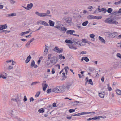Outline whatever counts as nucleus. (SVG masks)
<instances>
[{"label": "nucleus", "mask_w": 121, "mask_h": 121, "mask_svg": "<svg viewBox=\"0 0 121 121\" xmlns=\"http://www.w3.org/2000/svg\"><path fill=\"white\" fill-rule=\"evenodd\" d=\"M67 30V29L65 27H61L60 30L61 31L63 32L64 33H65Z\"/></svg>", "instance_id": "26"}, {"label": "nucleus", "mask_w": 121, "mask_h": 121, "mask_svg": "<svg viewBox=\"0 0 121 121\" xmlns=\"http://www.w3.org/2000/svg\"><path fill=\"white\" fill-rule=\"evenodd\" d=\"M121 3V0H120V1L116 2L114 3V4L115 5H117L119 4L120 3Z\"/></svg>", "instance_id": "48"}, {"label": "nucleus", "mask_w": 121, "mask_h": 121, "mask_svg": "<svg viewBox=\"0 0 121 121\" xmlns=\"http://www.w3.org/2000/svg\"><path fill=\"white\" fill-rule=\"evenodd\" d=\"M56 57L53 56L49 60H47L45 62L46 64L48 66L51 67L56 62Z\"/></svg>", "instance_id": "1"}, {"label": "nucleus", "mask_w": 121, "mask_h": 121, "mask_svg": "<svg viewBox=\"0 0 121 121\" xmlns=\"http://www.w3.org/2000/svg\"><path fill=\"white\" fill-rule=\"evenodd\" d=\"M38 111L40 113H43L44 112V109L43 108H42L40 109H39Z\"/></svg>", "instance_id": "43"}, {"label": "nucleus", "mask_w": 121, "mask_h": 121, "mask_svg": "<svg viewBox=\"0 0 121 121\" xmlns=\"http://www.w3.org/2000/svg\"><path fill=\"white\" fill-rule=\"evenodd\" d=\"M100 118H101L103 119H105L106 118V117L105 116H100Z\"/></svg>", "instance_id": "62"}, {"label": "nucleus", "mask_w": 121, "mask_h": 121, "mask_svg": "<svg viewBox=\"0 0 121 121\" xmlns=\"http://www.w3.org/2000/svg\"><path fill=\"white\" fill-rule=\"evenodd\" d=\"M86 51H82L81 52V53L82 54H86Z\"/></svg>", "instance_id": "64"}, {"label": "nucleus", "mask_w": 121, "mask_h": 121, "mask_svg": "<svg viewBox=\"0 0 121 121\" xmlns=\"http://www.w3.org/2000/svg\"><path fill=\"white\" fill-rule=\"evenodd\" d=\"M84 60L86 62H88L89 60V59L86 57H84Z\"/></svg>", "instance_id": "40"}, {"label": "nucleus", "mask_w": 121, "mask_h": 121, "mask_svg": "<svg viewBox=\"0 0 121 121\" xmlns=\"http://www.w3.org/2000/svg\"><path fill=\"white\" fill-rule=\"evenodd\" d=\"M63 21L66 22L67 23H69L71 22V20L70 18L69 17H65L63 19Z\"/></svg>", "instance_id": "6"}, {"label": "nucleus", "mask_w": 121, "mask_h": 121, "mask_svg": "<svg viewBox=\"0 0 121 121\" xmlns=\"http://www.w3.org/2000/svg\"><path fill=\"white\" fill-rule=\"evenodd\" d=\"M71 85L72 84L71 83H68L67 84L66 86L65 87V88L68 89L70 88Z\"/></svg>", "instance_id": "25"}, {"label": "nucleus", "mask_w": 121, "mask_h": 121, "mask_svg": "<svg viewBox=\"0 0 121 121\" xmlns=\"http://www.w3.org/2000/svg\"><path fill=\"white\" fill-rule=\"evenodd\" d=\"M75 32V31L73 30H69L67 31L66 33L67 34H72L73 33H74Z\"/></svg>", "instance_id": "23"}, {"label": "nucleus", "mask_w": 121, "mask_h": 121, "mask_svg": "<svg viewBox=\"0 0 121 121\" xmlns=\"http://www.w3.org/2000/svg\"><path fill=\"white\" fill-rule=\"evenodd\" d=\"M88 82L91 85H93V82L92 80L91 79H90L89 80Z\"/></svg>", "instance_id": "49"}, {"label": "nucleus", "mask_w": 121, "mask_h": 121, "mask_svg": "<svg viewBox=\"0 0 121 121\" xmlns=\"http://www.w3.org/2000/svg\"><path fill=\"white\" fill-rule=\"evenodd\" d=\"M117 47L121 49V41L117 44Z\"/></svg>", "instance_id": "39"}, {"label": "nucleus", "mask_w": 121, "mask_h": 121, "mask_svg": "<svg viewBox=\"0 0 121 121\" xmlns=\"http://www.w3.org/2000/svg\"><path fill=\"white\" fill-rule=\"evenodd\" d=\"M11 100L13 101H16L18 104H20V101L21 100L18 97V98H17L16 99H12Z\"/></svg>", "instance_id": "12"}, {"label": "nucleus", "mask_w": 121, "mask_h": 121, "mask_svg": "<svg viewBox=\"0 0 121 121\" xmlns=\"http://www.w3.org/2000/svg\"><path fill=\"white\" fill-rule=\"evenodd\" d=\"M100 118V116H96L94 117V120L99 119Z\"/></svg>", "instance_id": "50"}, {"label": "nucleus", "mask_w": 121, "mask_h": 121, "mask_svg": "<svg viewBox=\"0 0 121 121\" xmlns=\"http://www.w3.org/2000/svg\"><path fill=\"white\" fill-rule=\"evenodd\" d=\"M99 96L101 98H103L104 96V95L102 94L101 93H99Z\"/></svg>", "instance_id": "47"}, {"label": "nucleus", "mask_w": 121, "mask_h": 121, "mask_svg": "<svg viewBox=\"0 0 121 121\" xmlns=\"http://www.w3.org/2000/svg\"><path fill=\"white\" fill-rule=\"evenodd\" d=\"M46 82L44 81L43 83H42V86L43 87V91H45L46 90V88L48 87V84L46 83Z\"/></svg>", "instance_id": "7"}, {"label": "nucleus", "mask_w": 121, "mask_h": 121, "mask_svg": "<svg viewBox=\"0 0 121 121\" xmlns=\"http://www.w3.org/2000/svg\"><path fill=\"white\" fill-rule=\"evenodd\" d=\"M89 22L87 21L84 22L82 24V26H86L88 23Z\"/></svg>", "instance_id": "28"}, {"label": "nucleus", "mask_w": 121, "mask_h": 121, "mask_svg": "<svg viewBox=\"0 0 121 121\" xmlns=\"http://www.w3.org/2000/svg\"><path fill=\"white\" fill-rule=\"evenodd\" d=\"M95 19H101L102 18V17L101 16H95Z\"/></svg>", "instance_id": "46"}, {"label": "nucleus", "mask_w": 121, "mask_h": 121, "mask_svg": "<svg viewBox=\"0 0 121 121\" xmlns=\"http://www.w3.org/2000/svg\"><path fill=\"white\" fill-rule=\"evenodd\" d=\"M87 18L88 19H95V16L92 15H89L87 16Z\"/></svg>", "instance_id": "21"}, {"label": "nucleus", "mask_w": 121, "mask_h": 121, "mask_svg": "<svg viewBox=\"0 0 121 121\" xmlns=\"http://www.w3.org/2000/svg\"><path fill=\"white\" fill-rule=\"evenodd\" d=\"M68 45L70 48L72 49L76 50L77 48V47L72 44H68Z\"/></svg>", "instance_id": "16"}, {"label": "nucleus", "mask_w": 121, "mask_h": 121, "mask_svg": "<svg viewBox=\"0 0 121 121\" xmlns=\"http://www.w3.org/2000/svg\"><path fill=\"white\" fill-rule=\"evenodd\" d=\"M64 69L65 71L66 74H67L68 72L67 70L69 69V68L68 66L66 67Z\"/></svg>", "instance_id": "42"}, {"label": "nucleus", "mask_w": 121, "mask_h": 121, "mask_svg": "<svg viewBox=\"0 0 121 121\" xmlns=\"http://www.w3.org/2000/svg\"><path fill=\"white\" fill-rule=\"evenodd\" d=\"M16 15V14L15 13H11L9 14V16H15Z\"/></svg>", "instance_id": "38"}, {"label": "nucleus", "mask_w": 121, "mask_h": 121, "mask_svg": "<svg viewBox=\"0 0 121 121\" xmlns=\"http://www.w3.org/2000/svg\"><path fill=\"white\" fill-rule=\"evenodd\" d=\"M116 38L117 39H120L121 38V35H120L116 37Z\"/></svg>", "instance_id": "60"}, {"label": "nucleus", "mask_w": 121, "mask_h": 121, "mask_svg": "<svg viewBox=\"0 0 121 121\" xmlns=\"http://www.w3.org/2000/svg\"><path fill=\"white\" fill-rule=\"evenodd\" d=\"M40 82H32L31 84V85L33 86L36 85L37 83H39Z\"/></svg>", "instance_id": "36"}, {"label": "nucleus", "mask_w": 121, "mask_h": 121, "mask_svg": "<svg viewBox=\"0 0 121 121\" xmlns=\"http://www.w3.org/2000/svg\"><path fill=\"white\" fill-rule=\"evenodd\" d=\"M37 23L38 24H42L45 26H49V24L46 23V22L43 21H38Z\"/></svg>", "instance_id": "5"}, {"label": "nucleus", "mask_w": 121, "mask_h": 121, "mask_svg": "<svg viewBox=\"0 0 121 121\" xmlns=\"http://www.w3.org/2000/svg\"><path fill=\"white\" fill-rule=\"evenodd\" d=\"M103 11H104V13H105L107 11L106 9L104 8H102L100 9L99 12H100Z\"/></svg>", "instance_id": "33"}, {"label": "nucleus", "mask_w": 121, "mask_h": 121, "mask_svg": "<svg viewBox=\"0 0 121 121\" xmlns=\"http://www.w3.org/2000/svg\"><path fill=\"white\" fill-rule=\"evenodd\" d=\"M50 12L49 10L47 11L46 13H39L37 11L35 12V13L38 16L40 17H47L48 16V15L50 14Z\"/></svg>", "instance_id": "2"}, {"label": "nucleus", "mask_w": 121, "mask_h": 121, "mask_svg": "<svg viewBox=\"0 0 121 121\" xmlns=\"http://www.w3.org/2000/svg\"><path fill=\"white\" fill-rule=\"evenodd\" d=\"M65 58V57L62 55V54L58 56V59L61 60L62 59H64Z\"/></svg>", "instance_id": "31"}, {"label": "nucleus", "mask_w": 121, "mask_h": 121, "mask_svg": "<svg viewBox=\"0 0 121 121\" xmlns=\"http://www.w3.org/2000/svg\"><path fill=\"white\" fill-rule=\"evenodd\" d=\"M82 42L85 43H88V41L86 40L85 39H83L82 40Z\"/></svg>", "instance_id": "45"}, {"label": "nucleus", "mask_w": 121, "mask_h": 121, "mask_svg": "<svg viewBox=\"0 0 121 121\" xmlns=\"http://www.w3.org/2000/svg\"><path fill=\"white\" fill-rule=\"evenodd\" d=\"M52 106L51 105H50L47 107V108L48 110H50L52 109Z\"/></svg>", "instance_id": "37"}, {"label": "nucleus", "mask_w": 121, "mask_h": 121, "mask_svg": "<svg viewBox=\"0 0 121 121\" xmlns=\"http://www.w3.org/2000/svg\"><path fill=\"white\" fill-rule=\"evenodd\" d=\"M112 11V9L111 8H109L107 10V12L108 13H110Z\"/></svg>", "instance_id": "41"}, {"label": "nucleus", "mask_w": 121, "mask_h": 121, "mask_svg": "<svg viewBox=\"0 0 121 121\" xmlns=\"http://www.w3.org/2000/svg\"><path fill=\"white\" fill-rule=\"evenodd\" d=\"M38 67V66L35 65L34 60H31V62L30 64V67L32 68L34 67V68H36Z\"/></svg>", "instance_id": "8"}, {"label": "nucleus", "mask_w": 121, "mask_h": 121, "mask_svg": "<svg viewBox=\"0 0 121 121\" xmlns=\"http://www.w3.org/2000/svg\"><path fill=\"white\" fill-rule=\"evenodd\" d=\"M27 98L26 96H24V99L23 100L25 102L26 101H27Z\"/></svg>", "instance_id": "54"}, {"label": "nucleus", "mask_w": 121, "mask_h": 121, "mask_svg": "<svg viewBox=\"0 0 121 121\" xmlns=\"http://www.w3.org/2000/svg\"><path fill=\"white\" fill-rule=\"evenodd\" d=\"M113 14L116 15H121V8L118 11H114L113 12Z\"/></svg>", "instance_id": "9"}, {"label": "nucleus", "mask_w": 121, "mask_h": 121, "mask_svg": "<svg viewBox=\"0 0 121 121\" xmlns=\"http://www.w3.org/2000/svg\"><path fill=\"white\" fill-rule=\"evenodd\" d=\"M95 112H82L80 113V116L82 115H86L89 114L91 113H95Z\"/></svg>", "instance_id": "17"}, {"label": "nucleus", "mask_w": 121, "mask_h": 121, "mask_svg": "<svg viewBox=\"0 0 121 121\" xmlns=\"http://www.w3.org/2000/svg\"><path fill=\"white\" fill-rule=\"evenodd\" d=\"M65 87L63 86H59V90L60 92L64 91H65Z\"/></svg>", "instance_id": "22"}, {"label": "nucleus", "mask_w": 121, "mask_h": 121, "mask_svg": "<svg viewBox=\"0 0 121 121\" xmlns=\"http://www.w3.org/2000/svg\"><path fill=\"white\" fill-rule=\"evenodd\" d=\"M45 48L44 50V54L45 55H46L47 54L48 52V50L47 48V47L45 46Z\"/></svg>", "instance_id": "27"}, {"label": "nucleus", "mask_w": 121, "mask_h": 121, "mask_svg": "<svg viewBox=\"0 0 121 121\" xmlns=\"http://www.w3.org/2000/svg\"><path fill=\"white\" fill-rule=\"evenodd\" d=\"M48 23L50 26H53L54 25V22L51 20H49Z\"/></svg>", "instance_id": "20"}, {"label": "nucleus", "mask_w": 121, "mask_h": 121, "mask_svg": "<svg viewBox=\"0 0 121 121\" xmlns=\"http://www.w3.org/2000/svg\"><path fill=\"white\" fill-rule=\"evenodd\" d=\"M75 111V109H71L69 110V112L70 113H71L74 112Z\"/></svg>", "instance_id": "51"}, {"label": "nucleus", "mask_w": 121, "mask_h": 121, "mask_svg": "<svg viewBox=\"0 0 121 121\" xmlns=\"http://www.w3.org/2000/svg\"><path fill=\"white\" fill-rule=\"evenodd\" d=\"M54 27L58 29L59 30H60V29H61V27L59 26H56Z\"/></svg>", "instance_id": "52"}, {"label": "nucleus", "mask_w": 121, "mask_h": 121, "mask_svg": "<svg viewBox=\"0 0 121 121\" xmlns=\"http://www.w3.org/2000/svg\"><path fill=\"white\" fill-rule=\"evenodd\" d=\"M79 40L78 39H77L76 38H74L73 39H72V41H73V43H74V45L75 44V43H76Z\"/></svg>", "instance_id": "29"}, {"label": "nucleus", "mask_w": 121, "mask_h": 121, "mask_svg": "<svg viewBox=\"0 0 121 121\" xmlns=\"http://www.w3.org/2000/svg\"><path fill=\"white\" fill-rule=\"evenodd\" d=\"M31 43L29 41H28L27 43L26 44L25 46L26 48H29L30 45V43Z\"/></svg>", "instance_id": "35"}, {"label": "nucleus", "mask_w": 121, "mask_h": 121, "mask_svg": "<svg viewBox=\"0 0 121 121\" xmlns=\"http://www.w3.org/2000/svg\"><path fill=\"white\" fill-rule=\"evenodd\" d=\"M116 93L118 95H121V90L119 89H117L116 91Z\"/></svg>", "instance_id": "34"}, {"label": "nucleus", "mask_w": 121, "mask_h": 121, "mask_svg": "<svg viewBox=\"0 0 121 121\" xmlns=\"http://www.w3.org/2000/svg\"><path fill=\"white\" fill-rule=\"evenodd\" d=\"M30 102H31V101H33L34 100V99H33V97H31V98H30Z\"/></svg>", "instance_id": "59"}, {"label": "nucleus", "mask_w": 121, "mask_h": 121, "mask_svg": "<svg viewBox=\"0 0 121 121\" xmlns=\"http://www.w3.org/2000/svg\"><path fill=\"white\" fill-rule=\"evenodd\" d=\"M31 56L30 55H29L25 60V63H28L30 60V59H31Z\"/></svg>", "instance_id": "19"}, {"label": "nucleus", "mask_w": 121, "mask_h": 121, "mask_svg": "<svg viewBox=\"0 0 121 121\" xmlns=\"http://www.w3.org/2000/svg\"><path fill=\"white\" fill-rule=\"evenodd\" d=\"M52 92L56 93L60 92L59 90V86H57L54 88L52 90Z\"/></svg>", "instance_id": "10"}, {"label": "nucleus", "mask_w": 121, "mask_h": 121, "mask_svg": "<svg viewBox=\"0 0 121 121\" xmlns=\"http://www.w3.org/2000/svg\"><path fill=\"white\" fill-rule=\"evenodd\" d=\"M33 6V4L32 3H31L30 4H28L27 7H24L26 9L28 10L29 9H31Z\"/></svg>", "instance_id": "15"}, {"label": "nucleus", "mask_w": 121, "mask_h": 121, "mask_svg": "<svg viewBox=\"0 0 121 121\" xmlns=\"http://www.w3.org/2000/svg\"><path fill=\"white\" fill-rule=\"evenodd\" d=\"M6 73L4 72H2L0 75V78H2L3 79H6Z\"/></svg>", "instance_id": "14"}, {"label": "nucleus", "mask_w": 121, "mask_h": 121, "mask_svg": "<svg viewBox=\"0 0 121 121\" xmlns=\"http://www.w3.org/2000/svg\"><path fill=\"white\" fill-rule=\"evenodd\" d=\"M62 75L63 79L66 78V77L65 75V73L64 72H63L62 73Z\"/></svg>", "instance_id": "57"}, {"label": "nucleus", "mask_w": 121, "mask_h": 121, "mask_svg": "<svg viewBox=\"0 0 121 121\" xmlns=\"http://www.w3.org/2000/svg\"><path fill=\"white\" fill-rule=\"evenodd\" d=\"M88 8L89 9H90L89 10V11H92V9H93V7L92 6H90Z\"/></svg>", "instance_id": "56"}, {"label": "nucleus", "mask_w": 121, "mask_h": 121, "mask_svg": "<svg viewBox=\"0 0 121 121\" xmlns=\"http://www.w3.org/2000/svg\"><path fill=\"white\" fill-rule=\"evenodd\" d=\"M117 56L118 57L121 59V54L120 53H117Z\"/></svg>", "instance_id": "55"}, {"label": "nucleus", "mask_w": 121, "mask_h": 121, "mask_svg": "<svg viewBox=\"0 0 121 121\" xmlns=\"http://www.w3.org/2000/svg\"><path fill=\"white\" fill-rule=\"evenodd\" d=\"M47 92L48 93H49L51 92V89H48L47 91Z\"/></svg>", "instance_id": "61"}, {"label": "nucleus", "mask_w": 121, "mask_h": 121, "mask_svg": "<svg viewBox=\"0 0 121 121\" xmlns=\"http://www.w3.org/2000/svg\"><path fill=\"white\" fill-rule=\"evenodd\" d=\"M90 36L91 38H93L95 37V35L94 34H91L90 35Z\"/></svg>", "instance_id": "53"}, {"label": "nucleus", "mask_w": 121, "mask_h": 121, "mask_svg": "<svg viewBox=\"0 0 121 121\" xmlns=\"http://www.w3.org/2000/svg\"><path fill=\"white\" fill-rule=\"evenodd\" d=\"M117 33L116 32H114L110 34V36L114 38L117 36Z\"/></svg>", "instance_id": "24"}, {"label": "nucleus", "mask_w": 121, "mask_h": 121, "mask_svg": "<svg viewBox=\"0 0 121 121\" xmlns=\"http://www.w3.org/2000/svg\"><path fill=\"white\" fill-rule=\"evenodd\" d=\"M53 50L56 52L58 53H62L63 51V49L62 48H59L57 46H56L55 48L53 49Z\"/></svg>", "instance_id": "4"}, {"label": "nucleus", "mask_w": 121, "mask_h": 121, "mask_svg": "<svg viewBox=\"0 0 121 121\" xmlns=\"http://www.w3.org/2000/svg\"><path fill=\"white\" fill-rule=\"evenodd\" d=\"M104 22L106 23L114 24H117L118 23V22L114 21L112 19L109 18H107Z\"/></svg>", "instance_id": "3"}, {"label": "nucleus", "mask_w": 121, "mask_h": 121, "mask_svg": "<svg viewBox=\"0 0 121 121\" xmlns=\"http://www.w3.org/2000/svg\"><path fill=\"white\" fill-rule=\"evenodd\" d=\"M7 27L6 24L1 25H0V30H2L3 29H6Z\"/></svg>", "instance_id": "13"}, {"label": "nucleus", "mask_w": 121, "mask_h": 121, "mask_svg": "<svg viewBox=\"0 0 121 121\" xmlns=\"http://www.w3.org/2000/svg\"><path fill=\"white\" fill-rule=\"evenodd\" d=\"M74 45H75L79 47L80 46H82L83 45L82 44V43L80 40H79L75 43Z\"/></svg>", "instance_id": "11"}, {"label": "nucleus", "mask_w": 121, "mask_h": 121, "mask_svg": "<svg viewBox=\"0 0 121 121\" xmlns=\"http://www.w3.org/2000/svg\"><path fill=\"white\" fill-rule=\"evenodd\" d=\"M55 69H54V68H53L52 69V74H54V73H55Z\"/></svg>", "instance_id": "63"}, {"label": "nucleus", "mask_w": 121, "mask_h": 121, "mask_svg": "<svg viewBox=\"0 0 121 121\" xmlns=\"http://www.w3.org/2000/svg\"><path fill=\"white\" fill-rule=\"evenodd\" d=\"M98 39L101 42L103 43L104 44L105 43V41L104 39H103V38L101 36H99L98 37Z\"/></svg>", "instance_id": "18"}, {"label": "nucleus", "mask_w": 121, "mask_h": 121, "mask_svg": "<svg viewBox=\"0 0 121 121\" xmlns=\"http://www.w3.org/2000/svg\"><path fill=\"white\" fill-rule=\"evenodd\" d=\"M52 55L51 54H48V60H49L50 59H51L53 57Z\"/></svg>", "instance_id": "30"}, {"label": "nucleus", "mask_w": 121, "mask_h": 121, "mask_svg": "<svg viewBox=\"0 0 121 121\" xmlns=\"http://www.w3.org/2000/svg\"><path fill=\"white\" fill-rule=\"evenodd\" d=\"M40 94V92L39 91H38L37 92L36 94L35 97H38L39 96V95Z\"/></svg>", "instance_id": "44"}, {"label": "nucleus", "mask_w": 121, "mask_h": 121, "mask_svg": "<svg viewBox=\"0 0 121 121\" xmlns=\"http://www.w3.org/2000/svg\"><path fill=\"white\" fill-rule=\"evenodd\" d=\"M65 42L67 43L72 44L73 43V42L72 41L68 39H66L65 40Z\"/></svg>", "instance_id": "32"}, {"label": "nucleus", "mask_w": 121, "mask_h": 121, "mask_svg": "<svg viewBox=\"0 0 121 121\" xmlns=\"http://www.w3.org/2000/svg\"><path fill=\"white\" fill-rule=\"evenodd\" d=\"M92 62L96 65H97V64L98 61H97L93 60L92 61Z\"/></svg>", "instance_id": "58"}]
</instances>
